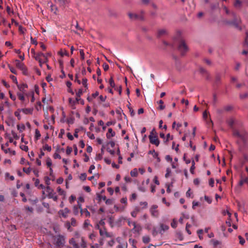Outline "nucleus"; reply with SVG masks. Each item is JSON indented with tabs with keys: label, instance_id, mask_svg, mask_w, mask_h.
<instances>
[{
	"label": "nucleus",
	"instance_id": "nucleus-1",
	"mask_svg": "<svg viewBox=\"0 0 248 248\" xmlns=\"http://www.w3.org/2000/svg\"><path fill=\"white\" fill-rule=\"evenodd\" d=\"M223 9L227 15L233 17V19L232 20H224V22L227 24L232 25L239 30H241L242 28L240 26L241 23L240 17L239 16H237L235 12L230 11L226 6H223Z\"/></svg>",
	"mask_w": 248,
	"mask_h": 248
},
{
	"label": "nucleus",
	"instance_id": "nucleus-2",
	"mask_svg": "<svg viewBox=\"0 0 248 248\" xmlns=\"http://www.w3.org/2000/svg\"><path fill=\"white\" fill-rule=\"evenodd\" d=\"M227 124L232 129L233 135L239 138L245 143L246 140L247 133L245 132H239L233 128L234 120L232 118L227 120Z\"/></svg>",
	"mask_w": 248,
	"mask_h": 248
},
{
	"label": "nucleus",
	"instance_id": "nucleus-3",
	"mask_svg": "<svg viewBox=\"0 0 248 248\" xmlns=\"http://www.w3.org/2000/svg\"><path fill=\"white\" fill-rule=\"evenodd\" d=\"M178 50L182 55H184L188 50V48L184 40H180L179 42Z\"/></svg>",
	"mask_w": 248,
	"mask_h": 248
},
{
	"label": "nucleus",
	"instance_id": "nucleus-4",
	"mask_svg": "<svg viewBox=\"0 0 248 248\" xmlns=\"http://www.w3.org/2000/svg\"><path fill=\"white\" fill-rule=\"evenodd\" d=\"M15 64L16 67L21 70L24 75H27V68L23 62H20L18 60H16Z\"/></svg>",
	"mask_w": 248,
	"mask_h": 248
},
{
	"label": "nucleus",
	"instance_id": "nucleus-5",
	"mask_svg": "<svg viewBox=\"0 0 248 248\" xmlns=\"http://www.w3.org/2000/svg\"><path fill=\"white\" fill-rule=\"evenodd\" d=\"M55 241V245L57 247H62L65 243V238L62 235H58L56 237Z\"/></svg>",
	"mask_w": 248,
	"mask_h": 248
},
{
	"label": "nucleus",
	"instance_id": "nucleus-6",
	"mask_svg": "<svg viewBox=\"0 0 248 248\" xmlns=\"http://www.w3.org/2000/svg\"><path fill=\"white\" fill-rule=\"evenodd\" d=\"M158 206L157 205H153L151 206L150 212L151 215L155 217H157L159 216V211L157 209Z\"/></svg>",
	"mask_w": 248,
	"mask_h": 248
},
{
	"label": "nucleus",
	"instance_id": "nucleus-7",
	"mask_svg": "<svg viewBox=\"0 0 248 248\" xmlns=\"http://www.w3.org/2000/svg\"><path fill=\"white\" fill-rule=\"evenodd\" d=\"M150 142L156 146H158L160 143V141L158 138L157 136H149Z\"/></svg>",
	"mask_w": 248,
	"mask_h": 248
},
{
	"label": "nucleus",
	"instance_id": "nucleus-8",
	"mask_svg": "<svg viewBox=\"0 0 248 248\" xmlns=\"http://www.w3.org/2000/svg\"><path fill=\"white\" fill-rule=\"evenodd\" d=\"M128 16L129 18H130L132 20H142L144 19L142 15H139L136 14L129 13L128 14Z\"/></svg>",
	"mask_w": 248,
	"mask_h": 248
},
{
	"label": "nucleus",
	"instance_id": "nucleus-9",
	"mask_svg": "<svg viewBox=\"0 0 248 248\" xmlns=\"http://www.w3.org/2000/svg\"><path fill=\"white\" fill-rule=\"evenodd\" d=\"M134 228L132 231L134 233H139L141 230V227L140 224H137L135 222H133Z\"/></svg>",
	"mask_w": 248,
	"mask_h": 248
},
{
	"label": "nucleus",
	"instance_id": "nucleus-10",
	"mask_svg": "<svg viewBox=\"0 0 248 248\" xmlns=\"http://www.w3.org/2000/svg\"><path fill=\"white\" fill-rule=\"evenodd\" d=\"M169 229V227L168 225L163 224L160 223V230L159 231V233L162 234L164 232Z\"/></svg>",
	"mask_w": 248,
	"mask_h": 248
},
{
	"label": "nucleus",
	"instance_id": "nucleus-11",
	"mask_svg": "<svg viewBox=\"0 0 248 248\" xmlns=\"http://www.w3.org/2000/svg\"><path fill=\"white\" fill-rule=\"evenodd\" d=\"M17 87L18 90L22 93H25L26 92V89L28 88V85L26 83H22L21 84H17Z\"/></svg>",
	"mask_w": 248,
	"mask_h": 248
},
{
	"label": "nucleus",
	"instance_id": "nucleus-12",
	"mask_svg": "<svg viewBox=\"0 0 248 248\" xmlns=\"http://www.w3.org/2000/svg\"><path fill=\"white\" fill-rule=\"evenodd\" d=\"M168 34V31L167 30L165 29H162L158 30L157 31V37H161L162 36L167 35Z\"/></svg>",
	"mask_w": 248,
	"mask_h": 248
},
{
	"label": "nucleus",
	"instance_id": "nucleus-13",
	"mask_svg": "<svg viewBox=\"0 0 248 248\" xmlns=\"http://www.w3.org/2000/svg\"><path fill=\"white\" fill-rule=\"evenodd\" d=\"M70 210L67 208H65L63 210H61L59 213L63 217L66 218L67 217V214L69 213Z\"/></svg>",
	"mask_w": 248,
	"mask_h": 248
},
{
	"label": "nucleus",
	"instance_id": "nucleus-14",
	"mask_svg": "<svg viewBox=\"0 0 248 248\" xmlns=\"http://www.w3.org/2000/svg\"><path fill=\"white\" fill-rule=\"evenodd\" d=\"M69 243L70 244L73 246L74 248H79V245L77 243V241L75 240V238H72L69 241Z\"/></svg>",
	"mask_w": 248,
	"mask_h": 248
},
{
	"label": "nucleus",
	"instance_id": "nucleus-15",
	"mask_svg": "<svg viewBox=\"0 0 248 248\" xmlns=\"http://www.w3.org/2000/svg\"><path fill=\"white\" fill-rule=\"evenodd\" d=\"M140 211V209L139 207L136 206L134 208L133 211L131 212V215L134 217H135L138 213H139Z\"/></svg>",
	"mask_w": 248,
	"mask_h": 248
},
{
	"label": "nucleus",
	"instance_id": "nucleus-16",
	"mask_svg": "<svg viewBox=\"0 0 248 248\" xmlns=\"http://www.w3.org/2000/svg\"><path fill=\"white\" fill-rule=\"evenodd\" d=\"M242 2L240 0H235L233 6L237 9H240L242 7Z\"/></svg>",
	"mask_w": 248,
	"mask_h": 248
},
{
	"label": "nucleus",
	"instance_id": "nucleus-17",
	"mask_svg": "<svg viewBox=\"0 0 248 248\" xmlns=\"http://www.w3.org/2000/svg\"><path fill=\"white\" fill-rule=\"evenodd\" d=\"M80 212L81 215H84L86 217L90 216V213L87 209H80Z\"/></svg>",
	"mask_w": 248,
	"mask_h": 248
},
{
	"label": "nucleus",
	"instance_id": "nucleus-18",
	"mask_svg": "<svg viewBox=\"0 0 248 248\" xmlns=\"http://www.w3.org/2000/svg\"><path fill=\"white\" fill-rule=\"evenodd\" d=\"M115 132L113 131L112 128H110L108 129V132L107 133V137L108 139H110V138L114 136Z\"/></svg>",
	"mask_w": 248,
	"mask_h": 248
},
{
	"label": "nucleus",
	"instance_id": "nucleus-19",
	"mask_svg": "<svg viewBox=\"0 0 248 248\" xmlns=\"http://www.w3.org/2000/svg\"><path fill=\"white\" fill-rule=\"evenodd\" d=\"M55 1L60 6H64L67 3V0H55Z\"/></svg>",
	"mask_w": 248,
	"mask_h": 248
},
{
	"label": "nucleus",
	"instance_id": "nucleus-20",
	"mask_svg": "<svg viewBox=\"0 0 248 248\" xmlns=\"http://www.w3.org/2000/svg\"><path fill=\"white\" fill-rule=\"evenodd\" d=\"M83 91L82 89H79L78 92L76 93V100L77 103H78L79 100H80V96L82 95Z\"/></svg>",
	"mask_w": 248,
	"mask_h": 248
},
{
	"label": "nucleus",
	"instance_id": "nucleus-21",
	"mask_svg": "<svg viewBox=\"0 0 248 248\" xmlns=\"http://www.w3.org/2000/svg\"><path fill=\"white\" fill-rule=\"evenodd\" d=\"M69 103L73 109H75L76 108L75 104L76 103H78L76 102V100H73L72 98H69Z\"/></svg>",
	"mask_w": 248,
	"mask_h": 248
},
{
	"label": "nucleus",
	"instance_id": "nucleus-22",
	"mask_svg": "<svg viewBox=\"0 0 248 248\" xmlns=\"http://www.w3.org/2000/svg\"><path fill=\"white\" fill-rule=\"evenodd\" d=\"M81 204H79V207L78 206H74L73 207V213L75 215H78L79 212V209H82L81 207Z\"/></svg>",
	"mask_w": 248,
	"mask_h": 248
},
{
	"label": "nucleus",
	"instance_id": "nucleus-23",
	"mask_svg": "<svg viewBox=\"0 0 248 248\" xmlns=\"http://www.w3.org/2000/svg\"><path fill=\"white\" fill-rule=\"evenodd\" d=\"M48 197L50 199H52L54 201H57L58 199L57 196L55 195V193L53 192H50L48 194Z\"/></svg>",
	"mask_w": 248,
	"mask_h": 248
},
{
	"label": "nucleus",
	"instance_id": "nucleus-24",
	"mask_svg": "<svg viewBox=\"0 0 248 248\" xmlns=\"http://www.w3.org/2000/svg\"><path fill=\"white\" fill-rule=\"evenodd\" d=\"M154 153V158H156L157 162H160V158L158 157V153L156 152L155 150H153V151H150L149 152V154H153Z\"/></svg>",
	"mask_w": 248,
	"mask_h": 248
},
{
	"label": "nucleus",
	"instance_id": "nucleus-25",
	"mask_svg": "<svg viewBox=\"0 0 248 248\" xmlns=\"http://www.w3.org/2000/svg\"><path fill=\"white\" fill-rule=\"evenodd\" d=\"M45 56V54H44L42 52H39V53H38L37 54H36L35 55V56H34V58L36 60H39L40 59H41V57H44Z\"/></svg>",
	"mask_w": 248,
	"mask_h": 248
},
{
	"label": "nucleus",
	"instance_id": "nucleus-26",
	"mask_svg": "<svg viewBox=\"0 0 248 248\" xmlns=\"http://www.w3.org/2000/svg\"><path fill=\"white\" fill-rule=\"evenodd\" d=\"M96 228L99 230V233L101 236H104L105 235L104 231H106L105 228H104L103 229L100 228L99 225H96Z\"/></svg>",
	"mask_w": 248,
	"mask_h": 248
},
{
	"label": "nucleus",
	"instance_id": "nucleus-27",
	"mask_svg": "<svg viewBox=\"0 0 248 248\" xmlns=\"http://www.w3.org/2000/svg\"><path fill=\"white\" fill-rule=\"evenodd\" d=\"M17 128L20 132H22L25 129V126L24 124H18Z\"/></svg>",
	"mask_w": 248,
	"mask_h": 248
},
{
	"label": "nucleus",
	"instance_id": "nucleus-28",
	"mask_svg": "<svg viewBox=\"0 0 248 248\" xmlns=\"http://www.w3.org/2000/svg\"><path fill=\"white\" fill-rule=\"evenodd\" d=\"M1 22L4 26H7L9 28H11V24L9 23H8L4 18H1Z\"/></svg>",
	"mask_w": 248,
	"mask_h": 248
},
{
	"label": "nucleus",
	"instance_id": "nucleus-29",
	"mask_svg": "<svg viewBox=\"0 0 248 248\" xmlns=\"http://www.w3.org/2000/svg\"><path fill=\"white\" fill-rule=\"evenodd\" d=\"M151 240V239L149 236H144L142 237V241L144 243H148Z\"/></svg>",
	"mask_w": 248,
	"mask_h": 248
},
{
	"label": "nucleus",
	"instance_id": "nucleus-30",
	"mask_svg": "<svg viewBox=\"0 0 248 248\" xmlns=\"http://www.w3.org/2000/svg\"><path fill=\"white\" fill-rule=\"evenodd\" d=\"M21 111L26 114H31L32 112V110L30 108H23Z\"/></svg>",
	"mask_w": 248,
	"mask_h": 248
},
{
	"label": "nucleus",
	"instance_id": "nucleus-31",
	"mask_svg": "<svg viewBox=\"0 0 248 248\" xmlns=\"http://www.w3.org/2000/svg\"><path fill=\"white\" fill-rule=\"evenodd\" d=\"M211 242L212 243L215 248L217 247V245L220 244V242L219 241L215 239H212L211 240Z\"/></svg>",
	"mask_w": 248,
	"mask_h": 248
},
{
	"label": "nucleus",
	"instance_id": "nucleus-32",
	"mask_svg": "<svg viewBox=\"0 0 248 248\" xmlns=\"http://www.w3.org/2000/svg\"><path fill=\"white\" fill-rule=\"evenodd\" d=\"M172 139H173L172 136H171L170 133L168 134L166 136V139L165 138V139H164V143H167V142L169 140H172Z\"/></svg>",
	"mask_w": 248,
	"mask_h": 248
},
{
	"label": "nucleus",
	"instance_id": "nucleus-33",
	"mask_svg": "<svg viewBox=\"0 0 248 248\" xmlns=\"http://www.w3.org/2000/svg\"><path fill=\"white\" fill-rule=\"evenodd\" d=\"M138 171L136 169H134L133 170H132L130 172V174L132 177H136L138 175Z\"/></svg>",
	"mask_w": 248,
	"mask_h": 248
},
{
	"label": "nucleus",
	"instance_id": "nucleus-34",
	"mask_svg": "<svg viewBox=\"0 0 248 248\" xmlns=\"http://www.w3.org/2000/svg\"><path fill=\"white\" fill-rule=\"evenodd\" d=\"M17 95L19 99L21 101H23L25 100V97H24L23 93H17Z\"/></svg>",
	"mask_w": 248,
	"mask_h": 248
},
{
	"label": "nucleus",
	"instance_id": "nucleus-35",
	"mask_svg": "<svg viewBox=\"0 0 248 248\" xmlns=\"http://www.w3.org/2000/svg\"><path fill=\"white\" fill-rule=\"evenodd\" d=\"M109 84L112 88H114L115 87V84L114 83V81L112 77L109 79Z\"/></svg>",
	"mask_w": 248,
	"mask_h": 248
},
{
	"label": "nucleus",
	"instance_id": "nucleus-36",
	"mask_svg": "<svg viewBox=\"0 0 248 248\" xmlns=\"http://www.w3.org/2000/svg\"><path fill=\"white\" fill-rule=\"evenodd\" d=\"M224 109L225 111H231L233 109L232 106L231 105H228L226 106H224Z\"/></svg>",
	"mask_w": 248,
	"mask_h": 248
},
{
	"label": "nucleus",
	"instance_id": "nucleus-37",
	"mask_svg": "<svg viewBox=\"0 0 248 248\" xmlns=\"http://www.w3.org/2000/svg\"><path fill=\"white\" fill-rule=\"evenodd\" d=\"M158 103L159 104H160V106H159V108L160 109H161V110H163V109H164L165 108V106L164 105H163V103H164V102H163V100H160L158 102Z\"/></svg>",
	"mask_w": 248,
	"mask_h": 248
},
{
	"label": "nucleus",
	"instance_id": "nucleus-38",
	"mask_svg": "<svg viewBox=\"0 0 248 248\" xmlns=\"http://www.w3.org/2000/svg\"><path fill=\"white\" fill-rule=\"evenodd\" d=\"M171 226L173 228H176L177 225V222L175 219H173L171 222Z\"/></svg>",
	"mask_w": 248,
	"mask_h": 248
},
{
	"label": "nucleus",
	"instance_id": "nucleus-39",
	"mask_svg": "<svg viewBox=\"0 0 248 248\" xmlns=\"http://www.w3.org/2000/svg\"><path fill=\"white\" fill-rule=\"evenodd\" d=\"M87 81H88V80L86 78H83L82 79V84L83 86L86 88H87V86H88Z\"/></svg>",
	"mask_w": 248,
	"mask_h": 248
},
{
	"label": "nucleus",
	"instance_id": "nucleus-40",
	"mask_svg": "<svg viewBox=\"0 0 248 248\" xmlns=\"http://www.w3.org/2000/svg\"><path fill=\"white\" fill-rule=\"evenodd\" d=\"M43 149L44 150H47L48 152H50L51 150V147L50 146H49L48 144H46L43 146Z\"/></svg>",
	"mask_w": 248,
	"mask_h": 248
},
{
	"label": "nucleus",
	"instance_id": "nucleus-41",
	"mask_svg": "<svg viewBox=\"0 0 248 248\" xmlns=\"http://www.w3.org/2000/svg\"><path fill=\"white\" fill-rule=\"evenodd\" d=\"M81 242L80 244V246L82 248H85L86 247V243L83 237L81 238Z\"/></svg>",
	"mask_w": 248,
	"mask_h": 248
},
{
	"label": "nucleus",
	"instance_id": "nucleus-42",
	"mask_svg": "<svg viewBox=\"0 0 248 248\" xmlns=\"http://www.w3.org/2000/svg\"><path fill=\"white\" fill-rule=\"evenodd\" d=\"M97 197L99 201H101V200H103V201H105L106 200V196H103L101 195L100 194H97Z\"/></svg>",
	"mask_w": 248,
	"mask_h": 248
},
{
	"label": "nucleus",
	"instance_id": "nucleus-43",
	"mask_svg": "<svg viewBox=\"0 0 248 248\" xmlns=\"http://www.w3.org/2000/svg\"><path fill=\"white\" fill-rule=\"evenodd\" d=\"M8 67H9L10 71L12 73L16 74V75L17 74L16 70L14 67L11 66L10 65H9V64H8Z\"/></svg>",
	"mask_w": 248,
	"mask_h": 248
},
{
	"label": "nucleus",
	"instance_id": "nucleus-44",
	"mask_svg": "<svg viewBox=\"0 0 248 248\" xmlns=\"http://www.w3.org/2000/svg\"><path fill=\"white\" fill-rule=\"evenodd\" d=\"M41 137V134L38 129L35 130V138L37 140Z\"/></svg>",
	"mask_w": 248,
	"mask_h": 248
},
{
	"label": "nucleus",
	"instance_id": "nucleus-45",
	"mask_svg": "<svg viewBox=\"0 0 248 248\" xmlns=\"http://www.w3.org/2000/svg\"><path fill=\"white\" fill-rule=\"evenodd\" d=\"M10 78L12 80V81L15 83L16 84V85L18 84V82H17V78H16L15 76H13V75L10 76Z\"/></svg>",
	"mask_w": 248,
	"mask_h": 248
},
{
	"label": "nucleus",
	"instance_id": "nucleus-46",
	"mask_svg": "<svg viewBox=\"0 0 248 248\" xmlns=\"http://www.w3.org/2000/svg\"><path fill=\"white\" fill-rule=\"evenodd\" d=\"M171 173V170L170 168H168L166 169V173L165 174V177L168 178L170 176V174Z\"/></svg>",
	"mask_w": 248,
	"mask_h": 248
},
{
	"label": "nucleus",
	"instance_id": "nucleus-47",
	"mask_svg": "<svg viewBox=\"0 0 248 248\" xmlns=\"http://www.w3.org/2000/svg\"><path fill=\"white\" fill-rule=\"evenodd\" d=\"M248 97V93H245L242 94H240V97L241 99H244L247 98Z\"/></svg>",
	"mask_w": 248,
	"mask_h": 248
},
{
	"label": "nucleus",
	"instance_id": "nucleus-48",
	"mask_svg": "<svg viewBox=\"0 0 248 248\" xmlns=\"http://www.w3.org/2000/svg\"><path fill=\"white\" fill-rule=\"evenodd\" d=\"M105 236L106 237H112L113 236V234L111 232H108L107 231H104Z\"/></svg>",
	"mask_w": 248,
	"mask_h": 248
},
{
	"label": "nucleus",
	"instance_id": "nucleus-49",
	"mask_svg": "<svg viewBox=\"0 0 248 248\" xmlns=\"http://www.w3.org/2000/svg\"><path fill=\"white\" fill-rule=\"evenodd\" d=\"M86 177H87V175L85 173H81L80 174V175L79 176L80 179L81 180H83V181L86 180Z\"/></svg>",
	"mask_w": 248,
	"mask_h": 248
},
{
	"label": "nucleus",
	"instance_id": "nucleus-50",
	"mask_svg": "<svg viewBox=\"0 0 248 248\" xmlns=\"http://www.w3.org/2000/svg\"><path fill=\"white\" fill-rule=\"evenodd\" d=\"M57 191L60 195H64V191L60 186L57 188Z\"/></svg>",
	"mask_w": 248,
	"mask_h": 248
},
{
	"label": "nucleus",
	"instance_id": "nucleus-51",
	"mask_svg": "<svg viewBox=\"0 0 248 248\" xmlns=\"http://www.w3.org/2000/svg\"><path fill=\"white\" fill-rule=\"evenodd\" d=\"M72 152V148L70 147L67 146L66 150V153L67 155H70Z\"/></svg>",
	"mask_w": 248,
	"mask_h": 248
},
{
	"label": "nucleus",
	"instance_id": "nucleus-52",
	"mask_svg": "<svg viewBox=\"0 0 248 248\" xmlns=\"http://www.w3.org/2000/svg\"><path fill=\"white\" fill-rule=\"evenodd\" d=\"M19 31L22 33L24 34L25 32V31H26V29L24 28L22 26H19L18 28Z\"/></svg>",
	"mask_w": 248,
	"mask_h": 248
},
{
	"label": "nucleus",
	"instance_id": "nucleus-53",
	"mask_svg": "<svg viewBox=\"0 0 248 248\" xmlns=\"http://www.w3.org/2000/svg\"><path fill=\"white\" fill-rule=\"evenodd\" d=\"M238 238L239 239L240 244L242 245H244L245 242L244 239L240 235L238 236Z\"/></svg>",
	"mask_w": 248,
	"mask_h": 248
},
{
	"label": "nucleus",
	"instance_id": "nucleus-54",
	"mask_svg": "<svg viewBox=\"0 0 248 248\" xmlns=\"http://www.w3.org/2000/svg\"><path fill=\"white\" fill-rule=\"evenodd\" d=\"M11 133L13 138L15 139L18 140L19 138V136H17V134L14 131L12 130Z\"/></svg>",
	"mask_w": 248,
	"mask_h": 248
},
{
	"label": "nucleus",
	"instance_id": "nucleus-55",
	"mask_svg": "<svg viewBox=\"0 0 248 248\" xmlns=\"http://www.w3.org/2000/svg\"><path fill=\"white\" fill-rule=\"evenodd\" d=\"M60 55L62 56H69V53L68 52V51H67L66 50H64L63 51H61L59 52Z\"/></svg>",
	"mask_w": 248,
	"mask_h": 248
},
{
	"label": "nucleus",
	"instance_id": "nucleus-56",
	"mask_svg": "<svg viewBox=\"0 0 248 248\" xmlns=\"http://www.w3.org/2000/svg\"><path fill=\"white\" fill-rule=\"evenodd\" d=\"M225 111L224 109V108H218L217 110V112L218 114H221Z\"/></svg>",
	"mask_w": 248,
	"mask_h": 248
},
{
	"label": "nucleus",
	"instance_id": "nucleus-57",
	"mask_svg": "<svg viewBox=\"0 0 248 248\" xmlns=\"http://www.w3.org/2000/svg\"><path fill=\"white\" fill-rule=\"evenodd\" d=\"M165 159L168 162H172V158L170 155H167L165 156Z\"/></svg>",
	"mask_w": 248,
	"mask_h": 248
},
{
	"label": "nucleus",
	"instance_id": "nucleus-58",
	"mask_svg": "<svg viewBox=\"0 0 248 248\" xmlns=\"http://www.w3.org/2000/svg\"><path fill=\"white\" fill-rule=\"evenodd\" d=\"M23 170L24 172L26 173L27 174H29L31 171V169L30 168H24L23 169Z\"/></svg>",
	"mask_w": 248,
	"mask_h": 248
},
{
	"label": "nucleus",
	"instance_id": "nucleus-59",
	"mask_svg": "<svg viewBox=\"0 0 248 248\" xmlns=\"http://www.w3.org/2000/svg\"><path fill=\"white\" fill-rule=\"evenodd\" d=\"M71 225L73 226H76L77 225V221L74 218H71Z\"/></svg>",
	"mask_w": 248,
	"mask_h": 248
},
{
	"label": "nucleus",
	"instance_id": "nucleus-60",
	"mask_svg": "<svg viewBox=\"0 0 248 248\" xmlns=\"http://www.w3.org/2000/svg\"><path fill=\"white\" fill-rule=\"evenodd\" d=\"M79 53H80V58L81 60H84V51L82 49H80V51H79Z\"/></svg>",
	"mask_w": 248,
	"mask_h": 248
},
{
	"label": "nucleus",
	"instance_id": "nucleus-61",
	"mask_svg": "<svg viewBox=\"0 0 248 248\" xmlns=\"http://www.w3.org/2000/svg\"><path fill=\"white\" fill-rule=\"evenodd\" d=\"M140 205H143V209L146 208L147 207L148 203L146 202H140Z\"/></svg>",
	"mask_w": 248,
	"mask_h": 248
},
{
	"label": "nucleus",
	"instance_id": "nucleus-62",
	"mask_svg": "<svg viewBox=\"0 0 248 248\" xmlns=\"http://www.w3.org/2000/svg\"><path fill=\"white\" fill-rule=\"evenodd\" d=\"M20 148L23 150V151H25L26 152H27L28 151V147L26 145H21L20 146Z\"/></svg>",
	"mask_w": 248,
	"mask_h": 248
},
{
	"label": "nucleus",
	"instance_id": "nucleus-63",
	"mask_svg": "<svg viewBox=\"0 0 248 248\" xmlns=\"http://www.w3.org/2000/svg\"><path fill=\"white\" fill-rule=\"evenodd\" d=\"M51 165H52V162H51V159L50 158H48L46 160V165L47 166V167H50Z\"/></svg>",
	"mask_w": 248,
	"mask_h": 248
},
{
	"label": "nucleus",
	"instance_id": "nucleus-64",
	"mask_svg": "<svg viewBox=\"0 0 248 248\" xmlns=\"http://www.w3.org/2000/svg\"><path fill=\"white\" fill-rule=\"evenodd\" d=\"M103 67L104 71H107V70H108V69L109 68V66L106 63H104L103 64Z\"/></svg>",
	"mask_w": 248,
	"mask_h": 248
}]
</instances>
